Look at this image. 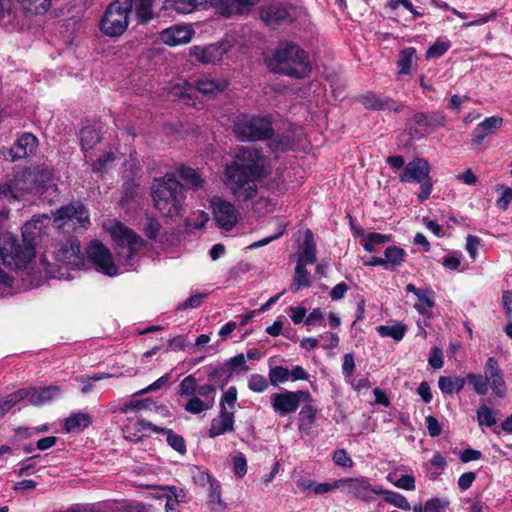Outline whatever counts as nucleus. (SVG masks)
Returning a JSON list of instances; mask_svg holds the SVG:
<instances>
[{
    "instance_id": "obj_1",
    "label": "nucleus",
    "mask_w": 512,
    "mask_h": 512,
    "mask_svg": "<svg viewBox=\"0 0 512 512\" xmlns=\"http://www.w3.org/2000/svg\"><path fill=\"white\" fill-rule=\"evenodd\" d=\"M271 173L269 159L254 147L240 148L233 161L223 168V183L237 202L254 200L257 183Z\"/></svg>"
},
{
    "instance_id": "obj_2",
    "label": "nucleus",
    "mask_w": 512,
    "mask_h": 512,
    "mask_svg": "<svg viewBox=\"0 0 512 512\" xmlns=\"http://www.w3.org/2000/svg\"><path fill=\"white\" fill-rule=\"evenodd\" d=\"M50 221L51 218L43 214L26 222L22 227L23 244L12 234H3L0 237V259L3 264L15 271H25L27 275H31L35 265L34 245Z\"/></svg>"
},
{
    "instance_id": "obj_3",
    "label": "nucleus",
    "mask_w": 512,
    "mask_h": 512,
    "mask_svg": "<svg viewBox=\"0 0 512 512\" xmlns=\"http://www.w3.org/2000/svg\"><path fill=\"white\" fill-rule=\"evenodd\" d=\"M151 189L154 205L163 216L177 218L183 215L186 196L174 173L156 178Z\"/></svg>"
},
{
    "instance_id": "obj_4",
    "label": "nucleus",
    "mask_w": 512,
    "mask_h": 512,
    "mask_svg": "<svg viewBox=\"0 0 512 512\" xmlns=\"http://www.w3.org/2000/svg\"><path fill=\"white\" fill-rule=\"evenodd\" d=\"M7 191L15 200L25 193H35L52 201L57 196V187L49 170H43L40 175L31 171L17 173L7 185Z\"/></svg>"
},
{
    "instance_id": "obj_5",
    "label": "nucleus",
    "mask_w": 512,
    "mask_h": 512,
    "mask_svg": "<svg viewBox=\"0 0 512 512\" xmlns=\"http://www.w3.org/2000/svg\"><path fill=\"white\" fill-rule=\"evenodd\" d=\"M102 227L114 241L117 256L122 264L133 266L139 251L144 246L143 239L117 219L105 220Z\"/></svg>"
},
{
    "instance_id": "obj_6",
    "label": "nucleus",
    "mask_w": 512,
    "mask_h": 512,
    "mask_svg": "<svg viewBox=\"0 0 512 512\" xmlns=\"http://www.w3.org/2000/svg\"><path fill=\"white\" fill-rule=\"evenodd\" d=\"M271 69L280 74L294 78H303L311 72L307 53L297 45L281 46L270 60Z\"/></svg>"
},
{
    "instance_id": "obj_7",
    "label": "nucleus",
    "mask_w": 512,
    "mask_h": 512,
    "mask_svg": "<svg viewBox=\"0 0 512 512\" xmlns=\"http://www.w3.org/2000/svg\"><path fill=\"white\" fill-rule=\"evenodd\" d=\"M260 0H164L167 9L179 13H190L199 6L210 4L223 16L242 14L256 5Z\"/></svg>"
},
{
    "instance_id": "obj_8",
    "label": "nucleus",
    "mask_w": 512,
    "mask_h": 512,
    "mask_svg": "<svg viewBox=\"0 0 512 512\" xmlns=\"http://www.w3.org/2000/svg\"><path fill=\"white\" fill-rule=\"evenodd\" d=\"M235 135L243 140H262L272 134L271 119L269 116L240 115L234 122Z\"/></svg>"
},
{
    "instance_id": "obj_9",
    "label": "nucleus",
    "mask_w": 512,
    "mask_h": 512,
    "mask_svg": "<svg viewBox=\"0 0 512 512\" xmlns=\"http://www.w3.org/2000/svg\"><path fill=\"white\" fill-rule=\"evenodd\" d=\"M129 13L124 0H115L105 10L99 22L100 31L107 37L121 36L128 28Z\"/></svg>"
},
{
    "instance_id": "obj_10",
    "label": "nucleus",
    "mask_w": 512,
    "mask_h": 512,
    "mask_svg": "<svg viewBox=\"0 0 512 512\" xmlns=\"http://www.w3.org/2000/svg\"><path fill=\"white\" fill-rule=\"evenodd\" d=\"M53 222L57 228L69 226L72 228H88L90 225L89 212L78 202L62 206L53 214Z\"/></svg>"
},
{
    "instance_id": "obj_11",
    "label": "nucleus",
    "mask_w": 512,
    "mask_h": 512,
    "mask_svg": "<svg viewBox=\"0 0 512 512\" xmlns=\"http://www.w3.org/2000/svg\"><path fill=\"white\" fill-rule=\"evenodd\" d=\"M311 402V395L307 391L284 390L271 394L270 403L274 412L283 417L295 413L301 402Z\"/></svg>"
},
{
    "instance_id": "obj_12",
    "label": "nucleus",
    "mask_w": 512,
    "mask_h": 512,
    "mask_svg": "<svg viewBox=\"0 0 512 512\" xmlns=\"http://www.w3.org/2000/svg\"><path fill=\"white\" fill-rule=\"evenodd\" d=\"M86 253L88 259L98 272L109 277L116 276L120 273L119 267L115 264L112 254L103 243L97 240L90 242Z\"/></svg>"
},
{
    "instance_id": "obj_13",
    "label": "nucleus",
    "mask_w": 512,
    "mask_h": 512,
    "mask_svg": "<svg viewBox=\"0 0 512 512\" xmlns=\"http://www.w3.org/2000/svg\"><path fill=\"white\" fill-rule=\"evenodd\" d=\"M52 253L57 261L70 265L73 269H81L84 266V257L77 239L69 238L55 243Z\"/></svg>"
},
{
    "instance_id": "obj_14",
    "label": "nucleus",
    "mask_w": 512,
    "mask_h": 512,
    "mask_svg": "<svg viewBox=\"0 0 512 512\" xmlns=\"http://www.w3.org/2000/svg\"><path fill=\"white\" fill-rule=\"evenodd\" d=\"M216 388L213 385H201L197 393L187 398L184 408L191 414H200L213 408L215 404Z\"/></svg>"
},
{
    "instance_id": "obj_15",
    "label": "nucleus",
    "mask_w": 512,
    "mask_h": 512,
    "mask_svg": "<svg viewBox=\"0 0 512 512\" xmlns=\"http://www.w3.org/2000/svg\"><path fill=\"white\" fill-rule=\"evenodd\" d=\"M211 208L215 221L224 230H231L238 219V212L235 206L220 197L211 199Z\"/></svg>"
},
{
    "instance_id": "obj_16",
    "label": "nucleus",
    "mask_w": 512,
    "mask_h": 512,
    "mask_svg": "<svg viewBox=\"0 0 512 512\" xmlns=\"http://www.w3.org/2000/svg\"><path fill=\"white\" fill-rule=\"evenodd\" d=\"M231 45L226 39L217 44L208 46H193L190 48V55L202 64H215L230 50Z\"/></svg>"
},
{
    "instance_id": "obj_17",
    "label": "nucleus",
    "mask_w": 512,
    "mask_h": 512,
    "mask_svg": "<svg viewBox=\"0 0 512 512\" xmlns=\"http://www.w3.org/2000/svg\"><path fill=\"white\" fill-rule=\"evenodd\" d=\"M341 488L345 493L364 501L372 499L373 494L382 492V488L372 487L365 477L341 479Z\"/></svg>"
},
{
    "instance_id": "obj_18",
    "label": "nucleus",
    "mask_w": 512,
    "mask_h": 512,
    "mask_svg": "<svg viewBox=\"0 0 512 512\" xmlns=\"http://www.w3.org/2000/svg\"><path fill=\"white\" fill-rule=\"evenodd\" d=\"M431 166L424 158H415L410 161L399 175L402 183H422L430 178Z\"/></svg>"
},
{
    "instance_id": "obj_19",
    "label": "nucleus",
    "mask_w": 512,
    "mask_h": 512,
    "mask_svg": "<svg viewBox=\"0 0 512 512\" xmlns=\"http://www.w3.org/2000/svg\"><path fill=\"white\" fill-rule=\"evenodd\" d=\"M21 394V402H27L34 406L45 405L60 396L58 386H49L45 388H24L17 391Z\"/></svg>"
},
{
    "instance_id": "obj_20",
    "label": "nucleus",
    "mask_w": 512,
    "mask_h": 512,
    "mask_svg": "<svg viewBox=\"0 0 512 512\" xmlns=\"http://www.w3.org/2000/svg\"><path fill=\"white\" fill-rule=\"evenodd\" d=\"M484 376L490 383V389L497 397L503 398L506 396V383L499 362L495 357H489L486 360Z\"/></svg>"
},
{
    "instance_id": "obj_21",
    "label": "nucleus",
    "mask_w": 512,
    "mask_h": 512,
    "mask_svg": "<svg viewBox=\"0 0 512 512\" xmlns=\"http://www.w3.org/2000/svg\"><path fill=\"white\" fill-rule=\"evenodd\" d=\"M195 31L189 25H174L164 29L159 34V39L169 46H178L189 43Z\"/></svg>"
},
{
    "instance_id": "obj_22",
    "label": "nucleus",
    "mask_w": 512,
    "mask_h": 512,
    "mask_svg": "<svg viewBox=\"0 0 512 512\" xmlns=\"http://www.w3.org/2000/svg\"><path fill=\"white\" fill-rule=\"evenodd\" d=\"M147 431L158 433L159 427L149 421L132 417H128L122 426V432L125 439L132 442L139 441Z\"/></svg>"
},
{
    "instance_id": "obj_23",
    "label": "nucleus",
    "mask_w": 512,
    "mask_h": 512,
    "mask_svg": "<svg viewBox=\"0 0 512 512\" xmlns=\"http://www.w3.org/2000/svg\"><path fill=\"white\" fill-rule=\"evenodd\" d=\"M261 19L269 26H276L281 22L290 21V6L286 3H272L262 8Z\"/></svg>"
},
{
    "instance_id": "obj_24",
    "label": "nucleus",
    "mask_w": 512,
    "mask_h": 512,
    "mask_svg": "<svg viewBox=\"0 0 512 512\" xmlns=\"http://www.w3.org/2000/svg\"><path fill=\"white\" fill-rule=\"evenodd\" d=\"M37 147V138L31 133H24L20 136L15 145L8 150L12 161L32 155Z\"/></svg>"
},
{
    "instance_id": "obj_25",
    "label": "nucleus",
    "mask_w": 512,
    "mask_h": 512,
    "mask_svg": "<svg viewBox=\"0 0 512 512\" xmlns=\"http://www.w3.org/2000/svg\"><path fill=\"white\" fill-rule=\"evenodd\" d=\"M503 119L499 116H491L480 122L472 133L473 144H481L486 137L492 135L501 127Z\"/></svg>"
},
{
    "instance_id": "obj_26",
    "label": "nucleus",
    "mask_w": 512,
    "mask_h": 512,
    "mask_svg": "<svg viewBox=\"0 0 512 512\" xmlns=\"http://www.w3.org/2000/svg\"><path fill=\"white\" fill-rule=\"evenodd\" d=\"M234 430V412L220 411L219 415L211 422L209 437L215 438Z\"/></svg>"
},
{
    "instance_id": "obj_27",
    "label": "nucleus",
    "mask_w": 512,
    "mask_h": 512,
    "mask_svg": "<svg viewBox=\"0 0 512 512\" xmlns=\"http://www.w3.org/2000/svg\"><path fill=\"white\" fill-rule=\"evenodd\" d=\"M127 11L134 10L139 22L147 23L154 18L153 0H124Z\"/></svg>"
},
{
    "instance_id": "obj_28",
    "label": "nucleus",
    "mask_w": 512,
    "mask_h": 512,
    "mask_svg": "<svg viewBox=\"0 0 512 512\" xmlns=\"http://www.w3.org/2000/svg\"><path fill=\"white\" fill-rule=\"evenodd\" d=\"M228 86V82L222 78L202 77L196 81L195 88L205 96H215L223 92Z\"/></svg>"
},
{
    "instance_id": "obj_29",
    "label": "nucleus",
    "mask_w": 512,
    "mask_h": 512,
    "mask_svg": "<svg viewBox=\"0 0 512 512\" xmlns=\"http://www.w3.org/2000/svg\"><path fill=\"white\" fill-rule=\"evenodd\" d=\"M316 244L311 230L304 231V243L302 251L298 255L297 263L302 265L314 264L316 262Z\"/></svg>"
},
{
    "instance_id": "obj_30",
    "label": "nucleus",
    "mask_w": 512,
    "mask_h": 512,
    "mask_svg": "<svg viewBox=\"0 0 512 512\" xmlns=\"http://www.w3.org/2000/svg\"><path fill=\"white\" fill-rule=\"evenodd\" d=\"M176 177L181 178L188 187L192 189H200L203 187L204 179L200 172L196 169L186 166H180L174 173Z\"/></svg>"
},
{
    "instance_id": "obj_31",
    "label": "nucleus",
    "mask_w": 512,
    "mask_h": 512,
    "mask_svg": "<svg viewBox=\"0 0 512 512\" xmlns=\"http://www.w3.org/2000/svg\"><path fill=\"white\" fill-rule=\"evenodd\" d=\"M316 414L317 408L313 404L307 403L304 405L299 413L298 429L309 434L315 424Z\"/></svg>"
},
{
    "instance_id": "obj_32",
    "label": "nucleus",
    "mask_w": 512,
    "mask_h": 512,
    "mask_svg": "<svg viewBox=\"0 0 512 512\" xmlns=\"http://www.w3.org/2000/svg\"><path fill=\"white\" fill-rule=\"evenodd\" d=\"M466 380L458 375L441 376L438 380V387L443 394L451 395L463 390Z\"/></svg>"
},
{
    "instance_id": "obj_33",
    "label": "nucleus",
    "mask_w": 512,
    "mask_h": 512,
    "mask_svg": "<svg viewBox=\"0 0 512 512\" xmlns=\"http://www.w3.org/2000/svg\"><path fill=\"white\" fill-rule=\"evenodd\" d=\"M92 422L91 416L87 413L78 412L70 415L65 420V431L68 433H79Z\"/></svg>"
},
{
    "instance_id": "obj_34",
    "label": "nucleus",
    "mask_w": 512,
    "mask_h": 512,
    "mask_svg": "<svg viewBox=\"0 0 512 512\" xmlns=\"http://www.w3.org/2000/svg\"><path fill=\"white\" fill-rule=\"evenodd\" d=\"M100 141V135L98 131L90 126L84 127L80 131V143L82 149L85 151V158L87 161H93L91 155L88 154L89 150Z\"/></svg>"
},
{
    "instance_id": "obj_35",
    "label": "nucleus",
    "mask_w": 512,
    "mask_h": 512,
    "mask_svg": "<svg viewBox=\"0 0 512 512\" xmlns=\"http://www.w3.org/2000/svg\"><path fill=\"white\" fill-rule=\"evenodd\" d=\"M416 59V49L414 47H407L401 50L397 66L400 74H410L412 65Z\"/></svg>"
},
{
    "instance_id": "obj_36",
    "label": "nucleus",
    "mask_w": 512,
    "mask_h": 512,
    "mask_svg": "<svg viewBox=\"0 0 512 512\" xmlns=\"http://www.w3.org/2000/svg\"><path fill=\"white\" fill-rule=\"evenodd\" d=\"M310 285V273L307 271L306 266L297 263L294 272V280L291 285V291L298 292L300 289L309 287Z\"/></svg>"
},
{
    "instance_id": "obj_37",
    "label": "nucleus",
    "mask_w": 512,
    "mask_h": 512,
    "mask_svg": "<svg viewBox=\"0 0 512 512\" xmlns=\"http://www.w3.org/2000/svg\"><path fill=\"white\" fill-rule=\"evenodd\" d=\"M416 122L420 125L426 126L433 130L437 127H442L445 125L446 118L441 112H434L431 114H419L416 116Z\"/></svg>"
},
{
    "instance_id": "obj_38",
    "label": "nucleus",
    "mask_w": 512,
    "mask_h": 512,
    "mask_svg": "<svg viewBox=\"0 0 512 512\" xmlns=\"http://www.w3.org/2000/svg\"><path fill=\"white\" fill-rule=\"evenodd\" d=\"M377 331L382 337H391L395 341H400L404 338L407 327L402 323L394 325H381L377 327Z\"/></svg>"
},
{
    "instance_id": "obj_39",
    "label": "nucleus",
    "mask_w": 512,
    "mask_h": 512,
    "mask_svg": "<svg viewBox=\"0 0 512 512\" xmlns=\"http://www.w3.org/2000/svg\"><path fill=\"white\" fill-rule=\"evenodd\" d=\"M466 380L477 395H486L490 388V383L484 375L469 373L466 377Z\"/></svg>"
},
{
    "instance_id": "obj_40",
    "label": "nucleus",
    "mask_w": 512,
    "mask_h": 512,
    "mask_svg": "<svg viewBox=\"0 0 512 512\" xmlns=\"http://www.w3.org/2000/svg\"><path fill=\"white\" fill-rule=\"evenodd\" d=\"M476 416L477 422L481 427H492L497 422L495 411L485 404L479 406Z\"/></svg>"
},
{
    "instance_id": "obj_41",
    "label": "nucleus",
    "mask_w": 512,
    "mask_h": 512,
    "mask_svg": "<svg viewBox=\"0 0 512 512\" xmlns=\"http://www.w3.org/2000/svg\"><path fill=\"white\" fill-rule=\"evenodd\" d=\"M405 251L397 246H389L385 250V260L387 261V269L400 266L405 259Z\"/></svg>"
},
{
    "instance_id": "obj_42",
    "label": "nucleus",
    "mask_w": 512,
    "mask_h": 512,
    "mask_svg": "<svg viewBox=\"0 0 512 512\" xmlns=\"http://www.w3.org/2000/svg\"><path fill=\"white\" fill-rule=\"evenodd\" d=\"M169 493L165 494L166 498V512H179L178 505L180 502H185V494L183 490H177L176 488H170Z\"/></svg>"
},
{
    "instance_id": "obj_43",
    "label": "nucleus",
    "mask_w": 512,
    "mask_h": 512,
    "mask_svg": "<svg viewBox=\"0 0 512 512\" xmlns=\"http://www.w3.org/2000/svg\"><path fill=\"white\" fill-rule=\"evenodd\" d=\"M380 494L384 496V500L387 503L401 510L408 511L411 509L409 502L407 501L406 497L403 496L402 494L385 489H382V492Z\"/></svg>"
},
{
    "instance_id": "obj_44",
    "label": "nucleus",
    "mask_w": 512,
    "mask_h": 512,
    "mask_svg": "<svg viewBox=\"0 0 512 512\" xmlns=\"http://www.w3.org/2000/svg\"><path fill=\"white\" fill-rule=\"evenodd\" d=\"M193 87L186 80L178 79L170 87L169 94L175 99H186L190 98Z\"/></svg>"
},
{
    "instance_id": "obj_45",
    "label": "nucleus",
    "mask_w": 512,
    "mask_h": 512,
    "mask_svg": "<svg viewBox=\"0 0 512 512\" xmlns=\"http://www.w3.org/2000/svg\"><path fill=\"white\" fill-rule=\"evenodd\" d=\"M390 240V237L380 233H369L364 237L363 247L367 252H376L377 246L383 245Z\"/></svg>"
},
{
    "instance_id": "obj_46",
    "label": "nucleus",
    "mask_w": 512,
    "mask_h": 512,
    "mask_svg": "<svg viewBox=\"0 0 512 512\" xmlns=\"http://www.w3.org/2000/svg\"><path fill=\"white\" fill-rule=\"evenodd\" d=\"M23 8L31 14H44L51 6V0H19Z\"/></svg>"
},
{
    "instance_id": "obj_47",
    "label": "nucleus",
    "mask_w": 512,
    "mask_h": 512,
    "mask_svg": "<svg viewBox=\"0 0 512 512\" xmlns=\"http://www.w3.org/2000/svg\"><path fill=\"white\" fill-rule=\"evenodd\" d=\"M166 436L167 443L177 452L183 454L186 451V445L182 436L174 434L171 430L159 427V432Z\"/></svg>"
},
{
    "instance_id": "obj_48",
    "label": "nucleus",
    "mask_w": 512,
    "mask_h": 512,
    "mask_svg": "<svg viewBox=\"0 0 512 512\" xmlns=\"http://www.w3.org/2000/svg\"><path fill=\"white\" fill-rule=\"evenodd\" d=\"M451 46V43L446 38L437 39L433 45L429 47L426 52V58H438L442 56Z\"/></svg>"
},
{
    "instance_id": "obj_49",
    "label": "nucleus",
    "mask_w": 512,
    "mask_h": 512,
    "mask_svg": "<svg viewBox=\"0 0 512 512\" xmlns=\"http://www.w3.org/2000/svg\"><path fill=\"white\" fill-rule=\"evenodd\" d=\"M289 380V370L283 366H274L269 370V381L273 386H279Z\"/></svg>"
},
{
    "instance_id": "obj_50",
    "label": "nucleus",
    "mask_w": 512,
    "mask_h": 512,
    "mask_svg": "<svg viewBox=\"0 0 512 512\" xmlns=\"http://www.w3.org/2000/svg\"><path fill=\"white\" fill-rule=\"evenodd\" d=\"M237 403V389L229 387L223 394L220 402V411H233Z\"/></svg>"
},
{
    "instance_id": "obj_51",
    "label": "nucleus",
    "mask_w": 512,
    "mask_h": 512,
    "mask_svg": "<svg viewBox=\"0 0 512 512\" xmlns=\"http://www.w3.org/2000/svg\"><path fill=\"white\" fill-rule=\"evenodd\" d=\"M198 387L196 378L193 375H188L180 382L179 394L181 397L189 398L197 393Z\"/></svg>"
},
{
    "instance_id": "obj_52",
    "label": "nucleus",
    "mask_w": 512,
    "mask_h": 512,
    "mask_svg": "<svg viewBox=\"0 0 512 512\" xmlns=\"http://www.w3.org/2000/svg\"><path fill=\"white\" fill-rule=\"evenodd\" d=\"M268 380L260 374H252L248 378V388L256 393H263L268 388Z\"/></svg>"
},
{
    "instance_id": "obj_53",
    "label": "nucleus",
    "mask_w": 512,
    "mask_h": 512,
    "mask_svg": "<svg viewBox=\"0 0 512 512\" xmlns=\"http://www.w3.org/2000/svg\"><path fill=\"white\" fill-rule=\"evenodd\" d=\"M276 208V203L271 199L266 198L264 196L258 197L253 202V210L258 214H265L269 212H273Z\"/></svg>"
},
{
    "instance_id": "obj_54",
    "label": "nucleus",
    "mask_w": 512,
    "mask_h": 512,
    "mask_svg": "<svg viewBox=\"0 0 512 512\" xmlns=\"http://www.w3.org/2000/svg\"><path fill=\"white\" fill-rule=\"evenodd\" d=\"M361 103L368 109L381 110L386 106V102L375 94L368 93L361 97Z\"/></svg>"
},
{
    "instance_id": "obj_55",
    "label": "nucleus",
    "mask_w": 512,
    "mask_h": 512,
    "mask_svg": "<svg viewBox=\"0 0 512 512\" xmlns=\"http://www.w3.org/2000/svg\"><path fill=\"white\" fill-rule=\"evenodd\" d=\"M18 403H21V394H19L17 391L11 393L5 399H0V418L3 417Z\"/></svg>"
},
{
    "instance_id": "obj_56",
    "label": "nucleus",
    "mask_w": 512,
    "mask_h": 512,
    "mask_svg": "<svg viewBox=\"0 0 512 512\" xmlns=\"http://www.w3.org/2000/svg\"><path fill=\"white\" fill-rule=\"evenodd\" d=\"M7 4H8L7 13L5 14L4 13V3L1 2L0 22L5 27H11L15 23L16 16H15L14 10L12 9V5H13L12 0H7Z\"/></svg>"
},
{
    "instance_id": "obj_57",
    "label": "nucleus",
    "mask_w": 512,
    "mask_h": 512,
    "mask_svg": "<svg viewBox=\"0 0 512 512\" xmlns=\"http://www.w3.org/2000/svg\"><path fill=\"white\" fill-rule=\"evenodd\" d=\"M286 226H287L286 223L279 222L278 223L277 232L274 235L266 237V238H263V239H261V240H259L257 242H254L253 244H251L250 247L251 248H259V247L265 246L268 243H270V242L280 238L285 233Z\"/></svg>"
},
{
    "instance_id": "obj_58",
    "label": "nucleus",
    "mask_w": 512,
    "mask_h": 512,
    "mask_svg": "<svg viewBox=\"0 0 512 512\" xmlns=\"http://www.w3.org/2000/svg\"><path fill=\"white\" fill-rule=\"evenodd\" d=\"M496 189L497 191L502 190V195L497 200V206L501 210H506L510 202L512 201V188L505 187L503 185H498Z\"/></svg>"
},
{
    "instance_id": "obj_59",
    "label": "nucleus",
    "mask_w": 512,
    "mask_h": 512,
    "mask_svg": "<svg viewBox=\"0 0 512 512\" xmlns=\"http://www.w3.org/2000/svg\"><path fill=\"white\" fill-rule=\"evenodd\" d=\"M319 339L321 340V347L323 349L336 348L339 343V337L337 336V334L332 332H326L320 335Z\"/></svg>"
},
{
    "instance_id": "obj_60",
    "label": "nucleus",
    "mask_w": 512,
    "mask_h": 512,
    "mask_svg": "<svg viewBox=\"0 0 512 512\" xmlns=\"http://www.w3.org/2000/svg\"><path fill=\"white\" fill-rule=\"evenodd\" d=\"M13 278L0 269V297L11 294L10 289L12 288Z\"/></svg>"
},
{
    "instance_id": "obj_61",
    "label": "nucleus",
    "mask_w": 512,
    "mask_h": 512,
    "mask_svg": "<svg viewBox=\"0 0 512 512\" xmlns=\"http://www.w3.org/2000/svg\"><path fill=\"white\" fill-rule=\"evenodd\" d=\"M428 362L434 369L442 368L444 364L442 350L438 347H433L430 351Z\"/></svg>"
},
{
    "instance_id": "obj_62",
    "label": "nucleus",
    "mask_w": 512,
    "mask_h": 512,
    "mask_svg": "<svg viewBox=\"0 0 512 512\" xmlns=\"http://www.w3.org/2000/svg\"><path fill=\"white\" fill-rule=\"evenodd\" d=\"M233 470L235 474L242 477L247 472V462L244 454L238 453L233 459Z\"/></svg>"
},
{
    "instance_id": "obj_63",
    "label": "nucleus",
    "mask_w": 512,
    "mask_h": 512,
    "mask_svg": "<svg viewBox=\"0 0 512 512\" xmlns=\"http://www.w3.org/2000/svg\"><path fill=\"white\" fill-rule=\"evenodd\" d=\"M428 433L431 437H437L442 432V426L439 421L432 415H428L425 419Z\"/></svg>"
},
{
    "instance_id": "obj_64",
    "label": "nucleus",
    "mask_w": 512,
    "mask_h": 512,
    "mask_svg": "<svg viewBox=\"0 0 512 512\" xmlns=\"http://www.w3.org/2000/svg\"><path fill=\"white\" fill-rule=\"evenodd\" d=\"M333 461L335 462V464L342 467H352L353 465L352 459L343 449H339L334 452Z\"/></svg>"
}]
</instances>
